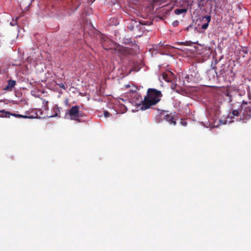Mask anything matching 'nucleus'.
<instances>
[{
    "instance_id": "nucleus-1",
    "label": "nucleus",
    "mask_w": 251,
    "mask_h": 251,
    "mask_svg": "<svg viewBox=\"0 0 251 251\" xmlns=\"http://www.w3.org/2000/svg\"><path fill=\"white\" fill-rule=\"evenodd\" d=\"M162 96V94L160 91L153 88L148 89L147 95L144 100H141L140 109L145 110L156 104L160 100Z\"/></svg>"
},
{
    "instance_id": "nucleus-2",
    "label": "nucleus",
    "mask_w": 251,
    "mask_h": 251,
    "mask_svg": "<svg viewBox=\"0 0 251 251\" xmlns=\"http://www.w3.org/2000/svg\"><path fill=\"white\" fill-rule=\"evenodd\" d=\"M66 114H69L71 120H75L78 122H80L79 118L85 116V115L79 111V106L75 105L73 106L70 110H67Z\"/></svg>"
},
{
    "instance_id": "nucleus-3",
    "label": "nucleus",
    "mask_w": 251,
    "mask_h": 251,
    "mask_svg": "<svg viewBox=\"0 0 251 251\" xmlns=\"http://www.w3.org/2000/svg\"><path fill=\"white\" fill-rule=\"evenodd\" d=\"M100 37V42L103 48L106 50L110 49L111 47H109L108 46L112 44V41L110 40L108 37L103 34H101Z\"/></svg>"
},
{
    "instance_id": "nucleus-4",
    "label": "nucleus",
    "mask_w": 251,
    "mask_h": 251,
    "mask_svg": "<svg viewBox=\"0 0 251 251\" xmlns=\"http://www.w3.org/2000/svg\"><path fill=\"white\" fill-rule=\"evenodd\" d=\"M207 74L208 76L209 80L210 81H213L215 79H217L218 75L216 72V67H213L211 69L207 71Z\"/></svg>"
},
{
    "instance_id": "nucleus-5",
    "label": "nucleus",
    "mask_w": 251,
    "mask_h": 251,
    "mask_svg": "<svg viewBox=\"0 0 251 251\" xmlns=\"http://www.w3.org/2000/svg\"><path fill=\"white\" fill-rule=\"evenodd\" d=\"M3 112H4V113H5V114H6L7 115L6 118H9L10 115L14 116L15 117L19 118L32 119V118H35V117L33 116L23 115H21V114L10 113V112L7 111H3Z\"/></svg>"
},
{
    "instance_id": "nucleus-6",
    "label": "nucleus",
    "mask_w": 251,
    "mask_h": 251,
    "mask_svg": "<svg viewBox=\"0 0 251 251\" xmlns=\"http://www.w3.org/2000/svg\"><path fill=\"white\" fill-rule=\"evenodd\" d=\"M211 21V16L210 15H206L205 16H202L201 18V21L203 23L201 26V28L202 29H206L207 28L209 23Z\"/></svg>"
},
{
    "instance_id": "nucleus-7",
    "label": "nucleus",
    "mask_w": 251,
    "mask_h": 251,
    "mask_svg": "<svg viewBox=\"0 0 251 251\" xmlns=\"http://www.w3.org/2000/svg\"><path fill=\"white\" fill-rule=\"evenodd\" d=\"M162 77L166 81L170 82L173 77V74L171 72H164L162 73Z\"/></svg>"
},
{
    "instance_id": "nucleus-8",
    "label": "nucleus",
    "mask_w": 251,
    "mask_h": 251,
    "mask_svg": "<svg viewBox=\"0 0 251 251\" xmlns=\"http://www.w3.org/2000/svg\"><path fill=\"white\" fill-rule=\"evenodd\" d=\"M190 75L194 78L195 81H198L201 79L200 74L199 73L197 68L193 70V72H191Z\"/></svg>"
},
{
    "instance_id": "nucleus-9",
    "label": "nucleus",
    "mask_w": 251,
    "mask_h": 251,
    "mask_svg": "<svg viewBox=\"0 0 251 251\" xmlns=\"http://www.w3.org/2000/svg\"><path fill=\"white\" fill-rule=\"evenodd\" d=\"M165 119L170 124H172L174 125H175L176 124V122L175 121L174 117L171 114H167L165 116Z\"/></svg>"
},
{
    "instance_id": "nucleus-10",
    "label": "nucleus",
    "mask_w": 251,
    "mask_h": 251,
    "mask_svg": "<svg viewBox=\"0 0 251 251\" xmlns=\"http://www.w3.org/2000/svg\"><path fill=\"white\" fill-rule=\"evenodd\" d=\"M16 84V81L14 80H9L7 82V85L5 87L4 90H7L12 89L14 87Z\"/></svg>"
},
{
    "instance_id": "nucleus-11",
    "label": "nucleus",
    "mask_w": 251,
    "mask_h": 251,
    "mask_svg": "<svg viewBox=\"0 0 251 251\" xmlns=\"http://www.w3.org/2000/svg\"><path fill=\"white\" fill-rule=\"evenodd\" d=\"M187 9L186 8H181V9H176L174 11V13L176 15H180L182 13H186Z\"/></svg>"
},
{
    "instance_id": "nucleus-12",
    "label": "nucleus",
    "mask_w": 251,
    "mask_h": 251,
    "mask_svg": "<svg viewBox=\"0 0 251 251\" xmlns=\"http://www.w3.org/2000/svg\"><path fill=\"white\" fill-rule=\"evenodd\" d=\"M53 111L55 112V114H54V115L51 116L50 117H56V116H58L59 117H60L59 115H58L59 114H60V108L57 105H56L53 107Z\"/></svg>"
},
{
    "instance_id": "nucleus-13",
    "label": "nucleus",
    "mask_w": 251,
    "mask_h": 251,
    "mask_svg": "<svg viewBox=\"0 0 251 251\" xmlns=\"http://www.w3.org/2000/svg\"><path fill=\"white\" fill-rule=\"evenodd\" d=\"M225 95L226 97H227L226 100H227L229 102H231L232 101V95L230 92L228 91H226L225 92Z\"/></svg>"
},
{
    "instance_id": "nucleus-14",
    "label": "nucleus",
    "mask_w": 251,
    "mask_h": 251,
    "mask_svg": "<svg viewBox=\"0 0 251 251\" xmlns=\"http://www.w3.org/2000/svg\"><path fill=\"white\" fill-rule=\"evenodd\" d=\"M242 111L241 109H235V110H232V115L233 116H238L240 112H241Z\"/></svg>"
},
{
    "instance_id": "nucleus-15",
    "label": "nucleus",
    "mask_w": 251,
    "mask_h": 251,
    "mask_svg": "<svg viewBox=\"0 0 251 251\" xmlns=\"http://www.w3.org/2000/svg\"><path fill=\"white\" fill-rule=\"evenodd\" d=\"M3 111H6L4 110H0V117L2 118H6V115L3 112Z\"/></svg>"
},
{
    "instance_id": "nucleus-16",
    "label": "nucleus",
    "mask_w": 251,
    "mask_h": 251,
    "mask_svg": "<svg viewBox=\"0 0 251 251\" xmlns=\"http://www.w3.org/2000/svg\"><path fill=\"white\" fill-rule=\"evenodd\" d=\"M179 25V22L177 20H176L175 21H174L172 23V25H173V26L174 27H176L178 25Z\"/></svg>"
},
{
    "instance_id": "nucleus-17",
    "label": "nucleus",
    "mask_w": 251,
    "mask_h": 251,
    "mask_svg": "<svg viewBox=\"0 0 251 251\" xmlns=\"http://www.w3.org/2000/svg\"><path fill=\"white\" fill-rule=\"evenodd\" d=\"M185 2L188 5H191L193 3V0H185Z\"/></svg>"
},
{
    "instance_id": "nucleus-18",
    "label": "nucleus",
    "mask_w": 251,
    "mask_h": 251,
    "mask_svg": "<svg viewBox=\"0 0 251 251\" xmlns=\"http://www.w3.org/2000/svg\"><path fill=\"white\" fill-rule=\"evenodd\" d=\"M110 115H111L110 113L109 112H108L107 111H104V116L105 117H110Z\"/></svg>"
},
{
    "instance_id": "nucleus-19",
    "label": "nucleus",
    "mask_w": 251,
    "mask_h": 251,
    "mask_svg": "<svg viewBox=\"0 0 251 251\" xmlns=\"http://www.w3.org/2000/svg\"><path fill=\"white\" fill-rule=\"evenodd\" d=\"M56 84L58 85L60 88H61L64 90L66 89L65 85H64V84H63L62 83H59V84L57 83Z\"/></svg>"
},
{
    "instance_id": "nucleus-20",
    "label": "nucleus",
    "mask_w": 251,
    "mask_h": 251,
    "mask_svg": "<svg viewBox=\"0 0 251 251\" xmlns=\"http://www.w3.org/2000/svg\"><path fill=\"white\" fill-rule=\"evenodd\" d=\"M181 124L183 126H186L187 125V123L186 121H182L181 122Z\"/></svg>"
},
{
    "instance_id": "nucleus-21",
    "label": "nucleus",
    "mask_w": 251,
    "mask_h": 251,
    "mask_svg": "<svg viewBox=\"0 0 251 251\" xmlns=\"http://www.w3.org/2000/svg\"><path fill=\"white\" fill-rule=\"evenodd\" d=\"M43 104L45 105V106L46 107V106H47V105L48 104V101H46L45 100H44L43 101Z\"/></svg>"
},
{
    "instance_id": "nucleus-22",
    "label": "nucleus",
    "mask_w": 251,
    "mask_h": 251,
    "mask_svg": "<svg viewBox=\"0 0 251 251\" xmlns=\"http://www.w3.org/2000/svg\"><path fill=\"white\" fill-rule=\"evenodd\" d=\"M167 0H161V1L163 2V3H164V2H166L167 1Z\"/></svg>"
},
{
    "instance_id": "nucleus-23",
    "label": "nucleus",
    "mask_w": 251,
    "mask_h": 251,
    "mask_svg": "<svg viewBox=\"0 0 251 251\" xmlns=\"http://www.w3.org/2000/svg\"><path fill=\"white\" fill-rule=\"evenodd\" d=\"M139 97L141 99L142 97L140 95H139Z\"/></svg>"
}]
</instances>
